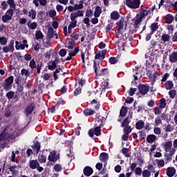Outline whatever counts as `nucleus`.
Instances as JSON below:
<instances>
[{"mask_svg":"<svg viewBox=\"0 0 177 177\" xmlns=\"http://www.w3.org/2000/svg\"><path fill=\"white\" fill-rule=\"evenodd\" d=\"M111 20H118L120 19V13L117 11H113L111 13Z\"/></svg>","mask_w":177,"mask_h":177,"instance_id":"obj_32","label":"nucleus"},{"mask_svg":"<svg viewBox=\"0 0 177 177\" xmlns=\"http://www.w3.org/2000/svg\"><path fill=\"white\" fill-rule=\"evenodd\" d=\"M35 38L37 41H39V39H44V34L41 30L36 31Z\"/></svg>","mask_w":177,"mask_h":177,"instance_id":"obj_39","label":"nucleus"},{"mask_svg":"<svg viewBox=\"0 0 177 177\" xmlns=\"http://www.w3.org/2000/svg\"><path fill=\"white\" fill-rule=\"evenodd\" d=\"M54 35H55V30L51 26L48 27V32H47V38H48V39H52Z\"/></svg>","mask_w":177,"mask_h":177,"instance_id":"obj_22","label":"nucleus"},{"mask_svg":"<svg viewBox=\"0 0 177 177\" xmlns=\"http://www.w3.org/2000/svg\"><path fill=\"white\" fill-rule=\"evenodd\" d=\"M106 120L107 119L106 118L100 115V113H98L97 115H95L94 127H100L101 128H103Z\"/></svg>","mask_w":177,"mask_h":177,"instance_id":"obj_2","label":"nucleus"},{"mask_svg":"<svg viewBox=\"0 0 177 177\" xmlns=\"http://www.w3.org/2000/svg\"><path fill=\"white\" fill-rule=\"evenodd\" d=\"M7 3L10 5V9H16V3L15 0H8Z\"/></svg>","mask_w":177,"mask_h":177,"instance_id":"obj_44","label":"nucleus"},{"mask_svg":"<svg viewBox=\"0 0 177 177\" xmlns=\"http://www.w3.org/2000/svg\"><path fill=\"white\" fill-rule=\"evenodd\" d=\"M29 166L31 169H36L37 167H39V162L37 160H32L29 162Z\"/></svg>","mask_w":177,"mask_h":177,"instance_id":"obj_17","label":"nucleus"},{"mask_svg":"<svg viewBox=\"0 0 177 177\" xmlns=\"http://www.w3.org/2000/svg\"><path fill=\"white\" fill-rule=\"evenodd\" d=\"M54 170L55 171V172H60V171H62V165L60 164L55 165Z\"/></svg>","mask_w":177,"mask_h":177,"instance_id":"obj_63","label":"nucleus"},{"mask_svg":"<svg viewBox=\"0 0 177 177\" xmlns=\"http://www.w3.org/2000/svg\"><path fill=\"white\" fill-rule=\"evenodd\" d=\"M122 154H124V156H125V157H130L131 155L129 153V149L128 148H125L124 147L122 150H121Z\"/></svg>","mask_w":177,"mask_h":177,"instance_id":"obj_60","label":"nucleus"},{"mask_svg":"<svg viewBox=\"0 0 177 177\" xmlns=\"http://www.w3.org/2000/svg\"><path fill=\"white\" fill-rule=\"evenodd\" d=\"M83 173L85 176H91L93 174V169L89 166H86L83 169Z\"/></svg>","mask_w":177,"mask_h":177,"instance_id":"obj_14","label":"nucleus"},{"mask_svg":"<svg viewBox=\"0 0 177 177\" xmlns=\"http://www.w3.org/2000/svg\"><path fill=\"white\" fill-rule=\"evenodd\" d=\"M163 108H161L160 106L155 107L154 108V114H156V115H160V114H161Z\"/></svg>","mask_w":177,"mask_h":177,"instance_id":"obj_48","label":"nucleus"},{"mask_svg":"<svg viewBox=\"0 0 177 177\" xmlns=\"http://www.w3.org/2000/svg\"><path fill=\"white\" fill-rule=\"evenodd\" d=\"M3 52L4 53H8L9 52H13L15 50V40H11L10 41V44L8 46H4L2 48Z\"/></svg>","mask_w":177,"mask_h":177,"instance_id":"obj_8","label":"nucleus"},{"mask_svg":"<svg viewBox=\"0 0 177 177\" xmlns=\"http://www.w3.org/2000/svg\"><path fill=\"white\" fill-rule=\"evenodd\" d=\"M137 91H138V88L131 87L129 88V91H128V93H129V96H133V95H135V93Z\"/></svg>","mask_w":177,"mask_h":177,"instance_id":"obj_59","label":"nucleus"},{"mask_svg":"<svg viewBox=\"0 0 177 177\" xmlns=\"http://www.w3.org/2000/svg\"><path fill=\"white\" fill-rule=\"evenodd\" d=\"M157 139V136L154 134H149L147 137V143H153Z\"/></svg>","mask_w":177,"mask_h":177,"instance_id":"obj_25","label":"nucleus"},{"mask_svg":"<svg viewBox=\"0 0 177 177\" xmlns=\"http://www.w3.org/2000/svg\"><path fill=\"white\" fill-rule=\"evenodd\" d=\"M56 67H57V65L56 64V63L55 62L50 61L48 63V70H50V71H53V70H55L56 68Z\"/></svg>","mask_w":177,"mask_h":177,"instance_id":"obj_30","label":"nucleus"},{"mask_svg":"<svg viewBox=\"0 0 177 177\" xmlns=\"http://www.w3.org/2000/svg\"><path fill=\"white\" fill-rule=\"evenodd\" d=\"M1 133L3 134L2 135L3 140H8V139H14L15 138L13 136V134L6 132V128H5Z\"/></svg>","mask_w":177,"mask_h":177,"instance_id":"obj_11","label":"nucleus"},{"mask_svg":"<svg viewBox=\"0 0 177 177\" xmlns=\"http://www.w3.org/2000/svg\"><path fill=\"white\" fill-rule=\"evenodd\" d=\"M143 128H145V122H143V120H138L136 123V129L140 131V129H143Z\"/></svg>","mask_w":177,"mask_h":177,"instance_id":"obj_26","label":"nucleus"},{"mask_svg":"<svg viewBox=\"0 0 177 177\" xmlns=\"http://www.w3.org/2000/svg\"><path fill=\"white\" fill-rule=\"evenodd\" d=\"M164 20L166 24H172L174 20V15L171 14H167L164 17Z\"/></svg>","mask_w":177,"mask_h":177,"instance_id":"obj_12","label":"nucleus"},{"mask_svg":"<svg viewBox=\"0 0 177 177\" xmlns=\"http://www.w3.org/2000/svg\"><path fill=\"white\" fill-rule=\"evenodd\" d=\"M124 20H125V18L122 17L120 21L116 23L117 26H118V32H120V30H124Z\"/></svg>","mask_w":177,"mask_h":177,"instance_id":"obj_27","label":"nucleus"},{"mask_svg":"<svg viewBox=\"0 0 177 177\" xmlns=\"http://www.w3.org/2000/svg\"><path fill=\"white\" fill-rule=\"evenodd\" d=\"M169 96L170 99H175V97L176 96V90L171 89L169 91Z\"/></svg>","mask_w":177,"mask_h":177,"instance_id":"obj_47","label":"nucleus"},{"mask_svg":"<svg viewBox=\"0 0 177 177\" xmlns=\"http://www.w3.org/2000/svg\"><path fill=\"white\" fill-rule=\"evenodd\" d=\"M174 131V126H172L171 124H168L165 127V132H172Z\"/></svg>","mask_w":177,"mask_h":177,"instance_id":"obj_61","label":"nucleus"},{"mask_svg":"<svg viewBox=\"0 0 177 177\" xmlns=\"http://www.w3.org/2000/svg\"><path fill=\"white\" fill-rule=\"evenodd\" d=\"M13 81H15V77L13 76H9L8 78L5 80V83L1 84L6 92H8V91L12 89Z\"/></svg>","mask_w":177,"mask_h":177,"instance_id":"obj_1","label":"nucleus"},{"mask_svg":"<svg viewBox=\"0 0 177 177\" xmlns=\"http://www.w3.org/2000/svg\"><path fill=\"white\" fill-rule=\"evenodd\" d=\"M78 52H80V47L75 48L73 51H70V53H68L69 56L66 58L65 62H68L71 60V59H73V57H74V56H75V55H77Z\"/></svg>","mask_w":177,"mask_h":177,"instance_id":"obj_10","label":"nucleus"},{"mask_svg":"<svg viewBox=\"0 0 177 177\" xmlns=\"http://www.w3.org/2000/svg\"><path fill=\"white\" fill-rule=\"evenodd\" d=\"M14 12H15V9L13 8H9L6 14L9 16L10 17L12 18L13 17V15H14Z\"/></svg>","mask_w":177,"mask_h":177,"instance_id":"obj_56","label":"nucleus"},{"mask_svg":"<svg viewBox=\"0 0 177 177\" xmlns=\"http://www.w3.org/2000/svg\"><path fill=\"white\" fill-rule=\"evenodd\" d=\"M142 19H140V17H137L136 15V19H134V22L133 26H134V28H139V24H140V23H142Z\"/></svg>","mask_w":177,"mask_h":177,"instance_id":"obj_31","label":"nucleus"},{"mask_svg":"<svg viewBox=\"0 0 177 177\" xmlns=\"http://www.w3.org/2000/svg\"><path fill=\"white\" fill-rule=\"evenodd\" d=\"M123 132H124V133H126L127 135H129V133H131V132H132V128L131 127V126L124 127Z\"/></svg>","mask_w":177,"mask_h":177,"instance_id":"obj_52","label":"nucleus"},{"mask_svg":"<svg viewBox=\"0 0 177 177\" xmlns=\"http://www.w3.org/2000/svg\"><path fill=\"white\" fill-rule=\"evenodd\" d=\"M6 44H8V39L6 37H1V38H0V45L5 46Z\"/></svg>","mask_w":177,"mask_h":177,"instance_id":"obj_54","label":"nucleus"},{"mask_svg":"<svg viewBox=\"0 0 177 177\" xmlns=\"http://www.w3.org/2000/svg\"><path fill=\"white\" fill-rule=\"evenodd\" d=\"M28 17H31L32 20H35V19H37V11L34 9H31L28 12Z\"/></svg>","mask_w":177,"mask_h":177,"instance_id":"obj_28","label":"nucleus"},{"mask_svg":"<svg viewBox=\"0 0 177 177\" xmlns=\"http://www.w3.org/2000/svg\"><path fill=\"white\" fill-rule=\"evenodd\" d=\"M176 174V169L175 167H169L166 170V174L169 177H173Z\"/></svg>","mask_w":177,"mask_h":177,"instance_id":"obj_16","label":"nucleus"},{"mask_svg":"<svg viewBox=\"0 0 177 177\" xmlns=\"http://www.w3.org/2000/svg\"><path fill=\"white\" fill-rule=\"evenodd\" d=\"M156 162H157L158 167H164V165H165V161L164 160V159H162V160L157 159Z\"/></svg>","mask_w":177,"mask_h":177,"instance_id":"obj_62","label":"nucleus"},{"mask_svg":"<svg viewBox=\"0 0 177 177\" xmlns=\"http://www.w3.org/2000/svg\"><path fill=\"white\" fill-rule=\"evenodd\" d=\"M142 177H150L151 176V173H150V171H149V169H145L142 171Z\"/></svg>","mask_w":177,"mask_h":177,"instance_id":"obj_53","label":"nucleus"},{"mask_svg":"<svg viewBox=\"0 0 177 177\" xmlns=\"http://www.w3.org/2000/svg\"><path fill=\"white\" fill-rule=\"evenodd\" d=\"M95 127L94 128V134L95 136H100L102 135V127L99 126H95Z\"/></svg>","mask_w":177,"mask_h":177,"instance_id":"obj_36","label":"nucleus"},{"mask_svg":"<svg viewBox=\"0 0 177 177\" xmlns=\"http://www.w3.org/2000/svg\"><path fill=\"white\" fill-rule=\"evenodd\" d=\"M1 19L3 23H8V21L12 20V18L8 14H5L1 17Z\"/></svg>","mask_w":177,"mask_h":177,"instance_id":"obj_42","label":"nucleus"},{"mask_svg":"<svg viewBox=\"0 0 177 177\" xmlns=\"http://www.w3.org/2000/svg\"><path fill=\"white\" fill-rule=\"evenodd\" d=\"M21 75H25L26 78H28L30 77V71L26 68H23L21 70Z\"/></svg>","mask_w":177,"mask_h":177,"instance_id":"obj_43","label":"nucleus"},{"mask_svg":"<svg viewBox=\"0 0 177 177\" xmlns=\"http://www.w3.org/2000/svg\"><path fill=\"white\" fill-rule=\"evenodd\" d=\"M109 62L110 64H117V63H118V59H117L115 57H111L109 59Z\"/></svg>","mask_w":177,"mask_h":177,"instance_id":"obj_51","label":"nucleus"},{"mask_svg":"<svg viewBox=\"0 0 177 177\" xmlns=\"http://www.w3.org/2000/svg\"><path fill=\"white\" fill-rule=\"evenodd\" d=\"M169 62L171 63H177V52L174 51L169 56Z\"/></svg>","mask_w":177,"mask_h":177,"instance_id":"obj_19","label":"nucleus"},{"mask_svg":"<svg viewBox=\"0 0 177 177\" xmlns=\"http://www.w3.org/2000/svg\"><path fill=\"white\" fill-rule=\"evenodd\" d=\"M143 68H144L136 67V69L134 70L135 75H138V77H142V75H145Z\"/></svg>","mask_w":177,"mask_h":177,"instance_id":"obj_21","label":"nucleus"},{"mask_svg":"<svg viewBox=\"0 0 177 177\" xmlns=\"http://www.w3.org/2000/svg\"><path fill=\"white\" fill-rule=\"evenodd\" d=\"M106 53H107V50H100L98 53L95 52V60H104L106 57Z\"/></svg>","mask_w":177,"mask_h":177,"instance_id":"obj_9","label":"nucleus"},{"mask_svg":"<svg viewBox=\"0 0 177 177\" xmlns=\"http://www.w3.org/2000/svg\"><path fill=\"white\" fill-rule=\"evenodd\" d=\"M78 38H80V35L76 32H73L71 35V39L72 42H75V41H78Z\"/></svg>","mask_w":177,"mask_h":177,"instance_id":"obj_37","label":"nucleus"},{"mask_svg":"<svg viewBox=\"0 0 177 177\" xmlns=\"http://www.w3.org/2000/svg\"><path fill=\"white\" fill-rule=\"evenodd\" d=\"M93 16V11L91 9H88L86 11V17H92Z\"/></svg>","mask_w":177,"mask_h":177,"instance_id":"obj_64","label":"nucleus"},{"mask_svg":"<svg viewBox=\"0 0 177 177\" xmlns=\"http://www.w3.org/2000/svg\"><path fill=\"white\" fill-rule=\"evenodd\" d=\"M176 152V149H173L170 151V152L165 153V164H168V162H171L172 161V157L175 155V153Z\"/></svg>","mask_w":177,"mask_h":177,"instance_id":"obj_7","label":"nucleus"},{"mask_svg":"<svg viewBox=\"0 0 177 177\" xmlns=\"http://www.w3.org/2000/svg\"><path fill=\"white\" fill-rule=\"evenodd\" d=\"M175 148L172 147V141L166 142L164 145V149L166 153H171V150Z\"/></svg>","mask_w":177,"mask_h":177,"instance_id":"obj_13","label":"nucleus"},{"mask_svg":"<svg viewBox=\"0 0 177 177\" xmlns=\"http://www.w3.org/2000/svg\"><path fill=\"white\" fill-rule=\"evenodd\" d=\"M147 169H148V171H149L150 174H151V172L153 174H154V172H156V167H154V166H153V165H151V164H149L147 165Z\"/></svg>","mask_w":177,"mask_h":177,"instance_id":"obj_57","label":"nucleus"},{"mask_svg":"<svg viewBox=\"0 0 177 177\" xmlns=\"http://www.w3.org/2000/svg\"><path fill=\"white\" fill-rule=\"evenodd\" d=\"M32 149L34 151H36L37 153H39V150H41V144L39 141H36L33 146H32Z\"/></svg>","mask_w":177,"mask_h":177,"instance_id":"obj_23","label":"nucleus"},{"mask_svg":"<svg viewBox=\"0 0 177 177\" xmlns=\"http://www.w3.org/2000/svg\"><path fill=\"white\" fill-rule=\"evenodd\" d=\"M126 5L131 9H138L140 6V0H126Z\"/></svg>","mask_w":177,"mask_h":177,"instance_id":"obj_4","label":"nucleus"},{"mask_svg":"<svg viewBox=\"0 0 177 177\" xmlns=\"http://www.w3.org/2000/svg\"><path fill=\"white\" fill-rule=\"evenodd\" d=\"M165 87L167 91H171L174 88V81L168 80L165 82Z\"/></svg>","mask_w":177,"mask_h":177,"instance_id":"obj_18","label":"nucleus"},{"mask_svg":"<svg viewBox=\"0 0 177 177\" xmlns=\"http://www.w3.org/2000/svg\"><path fill=\"white\" fill-rule=\"evenodd\" d=\"M37 74L41 73V68L42 67V62L41 61H37Z\"/></svg>","mask_w":177,"mask_h":177,"instance_id":"obj_55","label":"nucleus"},{"mask_svg":"<svg viewBox=\"0 0 177 177\" xmlns=\"http://www.w3.org/2000/svg\"><path fill=\"white\" fill-rule=\"evenodd\" d=\"M94 71L96 74V76L99 74V71L100 70V62H97V60H93V65Z\"/></svg>","mask_w":177,"mask_h":177,"instance_id":"obj_15","label":"nucleus"},{"mask_svg":"<svg viewBox=\"0 0 177 177\" xmlns=\"http://www.w3.org/2000/svg\"><path fill=\"white\" fill-rule=\"evenodd\" d=\"M37 62H35V60L34 59H31L29 63V66L32 70H34V68H37Z\"/></svg>","mask_w":177,"mask_h":177,"instance_id":"obj_49","label":"nucleus"},{"mask_svg":"<svg viewBox=\"0 0 177 177\" xmlns=\"http://www.w3.org/2000/svg\"><path fill=\"white\" fill-rule=\"evenodd\" d=\"M100 15H102V8L99 6H97L95 8V12H94V17H100Z\"/></svg>","mask_w":177,"mask_h":177,"instance_id":"obj_33","label":"nucleus"},{"mask_svg":"<svg viewBox=\"0 0 177 177\" xmlns=\"http://www.w3.org/2000/svg\"><path fill=\"white\" fill-rule=\"evenodd\" d=\"M130 122H131V120L129 119V117L126 118L125 119H124L123 122L121 123L122 128L129 127Z\"/></svg>","mask_w":177,"mask_h":177,"instance_id":"obj_29","label":"nucleus"},{"mask_svg":"<svg viewBox=\"0 0 177 177\" xmlns=\"http://www.w3.org/2000/svg\"><path fill=\"white\" fill-rule=\"evenodd\" d=\"M95 113H96L95 110H92L91 109L89 108H86L83 111V113L86 115V117L93 115Z\"/></svg>","mask_w":177,"mask_h":177,"instance_id":"obj_20","label":"nucleus"},{"mask_svg":"<svg viewBox=\"0 0 177 177\" xmlns=\"http://www.w3.org/2000/svg\"><path fill=\"white\" fill-rule=\"evenodd\" d=\"M127 113H128V107L127 106H122L120 111V117H125L127 115Z\"/></svg>","mask_w":177,"mask_h":177,"instance_id":"obj_34","label":"nucleus"},{"mask_svg":"<svg viewBox=\"0 0 177 177\" xmlns=\"http://www.w3.org/2000/svg\"><path fill=\"white\" fill-rule=\"evenodd\" d=\"M161 39L163 42H169V39H171V36L165 33L162 35Z\"/></svg>","mask_w":177,"mask_h":177,"instance_id":"obj_40","label":"nucleus"},{"mask_svg":"<svg viewBox=\"0 0 177 177\" xmlns=\"http://www.w3.org/2000/svg\"><path fill=\"white\" fill-rule=\"evenodd\" d=\"M157 46V41L154 39H151L149 44L150 49H154Z\"/></svg>","mask_w":177,"mask_h":177,"instance_id":"obj_58","label":"nucleus"},{"mask_svg":"<svg viewBox=\"0 0 177 177\" xmlns=\"http://www.w3.org/2000/svg\"><path fill=\"white\" fill-rule=\"evenodd\" d=\"M36 107H37V105H35L34 102H32L29 105H28L24 109V114L26 117H28V115H30V114H32V112L34 111V110H35Z\"/></svg>","mask_w":177,"mask_h":177,"instance_id":"obj_6","label":"nucleus"},{"mask_svg":"<svg viewBox=\"0 0 177 177\" xmlns=\"http://www.w3.org/2000/svg\"><path fill=\"white\" fill-rule=\"evenodd\" d=\"M109 74V69L104 68L100 71V73H98V76L100 77L101 75H103L104 77L107 75Z\"/></svg>","mask_w":177,"mask_h":177,"instance_id":"obj_46","label":"nucleus"},{"mask_svg":"<svg viewBox=\"0 0 177 177\" xmlns=\"http://www.w3.org/2000/svg\"><path fill=\"white\" fill-rule=\"evenodd\" d=\"M48 160L50 162H56L57 160H60V153H57L56 150H53L50 152Z\"/></svg>","mask_w":177,"mask_h":177,"instance_id":"obj_3","label":"nucleus"},{"mask_svg":"<svg viewBox=\"0 0 177 177\" xmlns=\"http://www.w3.org/2000/svg\"><path fill=\"white\" fill-rule=\"evenodd\" d=\"M6 96L7 99H8V100H12V99H13V97H15V92L10 91L6 93Z\"/></svg>","mask_w":177,"mask_h":177,"instance_id":"obj_50","label":"nucleus"},{"mask_svg":"<svg viewBox=\"0 0 177 177\" xmlns=\"http://www.w3.org/2000/svg\"><path fill=\"white\" fill-rule=\"evenodd\" d=\"M100 161H102V162H104L109 160V153L106 152H102L100 155Z\"/></svg>","mask_w":177,"mask_h":177,"instance_id":"obj_24","label":"nucleus"},{"mask_svg":"<svg viewBox=\"0 0 177 177\" xmlns=\"http://www.w3.org/2000/svg\"><path fill=\"white\" fill-rule=\"evenodd\" d=\"M159 106H160V108L165 109V107H167V100H165V98H161L159 100Z\"/></svg>","mask_w":177,"mask_h":177,"instance_id":"obj_38","label":"nucleus"},{"mask_svg":"<svg viewBox=\"0 0 177 177\" xmlns=\"http://www.w3.org/2000/svg\"><path fill=\"white\" fill-rule=\"evenodd\" d=\"M28 28H30V30H35L38 27V24L37 22H32L29 21L27 24Z\"/></svg>","mask_w":177,"mask_h":177,"instance_id":"obj_35","label":"nucleus"},{"mask_svg":"<svg viewBox=\"0 0 177 177\" xmlns=\"http://www.w3.org/2000/svg\"><path fill=\"white\" fill-rule=\"evenodd\" d=\"M138 89L139 91V93L142 96H145V95H147L149 91H150V86L147 84H140L138 86Z\"/></svg>","mask_w":177,"mask_h":177,"instance_id":"obj_5","label":"nucleus"},{"mask_svg":"<svg viewBox=\"0 0 177 177\" xmlns=\"http://www.w3.org/2000/svg\"><path fill=\"white\" fill-rule=\"evenodd\" d=\"M158 30V23L154 22L151 25V32L153 33L154 31H157Z\"/></svg>","mask_w":177,"mask_h":177,"instance_id":"obj_41","label":"nucleus"},{"mask_svg":"<svg viewBox=\"0 0 177 177\" xmlns=\"http://www.w3.org/2000/svg\"><path fill=\"white\" fill-rule=\"evenodd\" d=\"M91 104H95V106H94L95 110H99V109H100V103L97 102L96 100H93L91 102Z\"/></svg>","mask_w":177,"mask_h":177,"instance_id":"obj_45","label":"nucleus"}]
</instances>
